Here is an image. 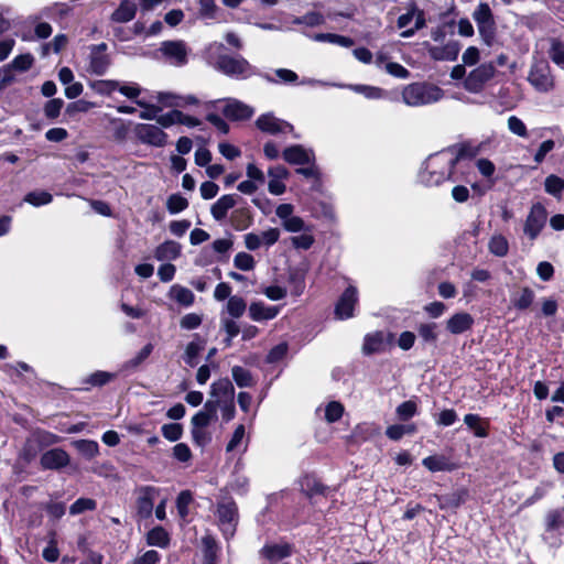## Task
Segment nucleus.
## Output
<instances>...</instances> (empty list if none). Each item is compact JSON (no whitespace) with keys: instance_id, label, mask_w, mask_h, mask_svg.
I'll list each match as a JSON object with an SVG mask.
<instances>
[{"instance_id":"obj_53","label":"nucleus","mask_w":564,"mask_h":564,"mask_svg":"<svg viewBox=\"0 0 564 564\" xmlns=\"http://www.w3.org/2000/svg\"><path fill=\"white\" fill-rule=\"evenodd\" d=\"M234 265L242 271L253 270L256 261L253 257L247 252H238L234 258Z\"/></svg>"},{"instance_id":"obj_13","label":"nucleus","mask_w":564,"mask_h":564,"mask_svg":"<svg viewBox=\"0 0 564 564\" xmlns=\"http://www.w3.org/2000/svg\"><path fill=\"white\" fill-rule=\"evenodd\" d=\"M162 56L172 65L182 66L187 63V47L183 41H164L160 50Z\"/></svg>"},{"instance_id":"obj_28","label":"nucleus","mask_w":564,"mask_h":564,"mask_svg":"<svg viewBox=\"0 0 564 564\" xmlns=\"http://www.w3.org/2000/svg\"><path fill=\"white\" fill-rule=\"evenodd\" d=\"M301 490L304 495L312 498L316 495H325L327 488L319 480L311 475H305L300 480Z\"/></svg>"},{"instance_id":"obj_41","label":"nucleus","mask_w":564,"mask_h":564,"mask_svg":"<svg viewBox=\"0 0 564 564\" xmlns=\"http://www.w3.org/2000/svg\"><path fill=\"white\" fill-rule=\"evenodd\" d=\"M314 40L317 42H328L344 47H350L354 44V41L350 37L334 33H318L314 35Z\"/></svg>"},{"instance_id":"obj_4","label":"nucleus","mask_w":564,"mask_h":564,"mask_svg":"<svg viewBox=\"0 0 564 564\" xmlns=\"http://www.w3.org/2000/svg\"><path fill=\"white\" fill-rule=\"evenodd\" d=\"M527 79L536 91L542 94H547L555 88L552 69L544 59L535 61L531 65Z\"/></svg>"},{"instance_id":"obj_1","label":"nucleus","mask_w":564,"mask_h":564,"mask_svg":"<svg viewBox=\"0 0 564 564\" xmlns=\"http://www.w3.org/2000/svg\"><path fill=\"white\" fill-rule=\"evenodd\" d=\"M470 147L462 144L432 154L419 173L420 183L425 186H438L452 180L453 169L465 156H474Z\"/></svg>"},{"instance_id":"obj_23","label":"nucleus","mask_w":564,"mask_h":564,"mask_svg":"<svg viewBox=\"0 0 564 564\" xmlns=\"http://www.w3.org/2000/svg\"><path fill=\"white\" fill-rule=\"evenodd\" d=\"M279 312V306H268L263 302H252L249 306V316L254 322L273 319Z\"/></svg>"},{"instance_id":"obj_32","label":"nucleus","mask_w":564,"mask_h":564,"mask_svg":"<svg viewBox=\"0 0 564 564\" xmlns=\"http://www.w3.org/2000/svg\"><path fill=\"white\" fill-rule=\"evenodd\" d=\"M231 375L232 379L239 388H250L256 384L251 372L241 366H234L231 369Z\"/></svg>"},{"instance_id":"obj_29","label":"nucleus","mask_w":564,"mask_h":564,"mask_svg":"<svg viewBox=\"0 0 564 564\" xmlns=\"http://www.w3.org/2000/svg\"><path fill=\"white\" fill-rule=\"evenodd\" d=\"M104 119L109 122L113 140L124 142L129 133V124L123 119L110 117L108 113L104 115Z\"/></svg>"},{"instance_id":"obj_11","label":"nucleus","mask_w":564,"mask_h":564,"mask_svg":"<svg viewBox=\"0 0 564 564\" xmlns=\"http://www.w3.org/2000/svg\"><path fill=\"white\" fill-rule=\"evenodd\" d=\"M134 133L138 140L144 144L160 148L166 143V133L154 124L137 123L134 126Z\"/></svg>"},{"instance_id":"obj_36","label":"nucleus","mask_w":564,"mask_h":564,"mask_svg":"<svg viewBox=\"0 0 564 564\" xmlns=\"http://www.w3.org/2000/svg\"><path fill=\"white\" fill-rule=\"evenodd\" d=\"M489 251L496 257H505L509 251V243L505 236L494 235L488 242Z\"/></svg>"},{"instance_id":"obj_7","label":"nucleus","mask_w":564,"mask_h":564,"mask_svg":"<svg viewBox=\"0 0 564 564\" xmlns=\"http://www.w3.org/2000/svg\"><path fill=\"white\" fill-rule=\"evenodd\" d=\"M397 24L399 29H405L401 33L402 37H411L416 31L425 26L426 21L424 12L414 3H411L408 11L398 18Z\"/></svg>"},{"instance_id":"obj_3","label":"nucleus","mask_w":564,"mask_h":564,"mask_svg":"<svg viewBox=\"0 0 564 564\" xmlns=\"http://www.w3.org/2000/svg\"><path fill=\"white\" fill-rule=\"evenodd\" d=\"M210 65L226 76L235 78H249L257 74L256 68L242 56H230L219 54L216 57H209Z\"/></svg>"},{"instance_id":"obj_17","label":"nucleus","mask_w":564,"mask_h":564,"mask_svg":"<svg viewBox=\"0 0 564 564\" xmlns=\"http://www.w3.org/2000/svg\"><path fill=\"white\" fill-rule=\"evenodd\" d=\"M282 155L284 161L289 164L295 165L312 164L315 160L313 151L307 150L300 144L284 149Z\"/></svg>"},{"instance_id":"obj_34","label":"nucleus","mask_w":564,"mask_h":564,"mask_svg":"<svg viewBox=\"0 0 564 564\" xmlns=\"http://www.w3.org/2000/svg\"><path fill=\"white\" fill-rule=\"evenodd\" d=\"M466 491H456L451 495L446 496H434L437 500L438 507L441 509H447V508H457L459 507L464 501L466 497Z\"/></svg>"},{"instance_id":"obj_14","label":"nucleus","mask_w":564,"mask_h":564,"mask_svg":"<svg viewBox=\"0 0 564 564\" xmlns=\"http://www.w3.org/2000/svg\"><path fill=\"white\" fill-rule=\"evenodd\" d=\"M256 126L262 132L269 134L293 132L294 128L291 123L280 118H276L273 113H263L257 121Z\"/></svg>"},{"instance_id":"obj_48","label":"nucleus","mask_w":564,"mask_h":564,"mask_svg":"<svg viewBox=\"0 0 564 564\" xmlns=\"http://www.w3.org/2000/svg\"><path fill=\"white\" fill-rule=\"evenodd\" d=\"M135 104L143 108V111L139 113V117L143 120H156L159 112L162 111V107L149 104L143 99L135 100Z\"/></svg>"},{"instance_id":"obj_27","label":"nucleus","mask_w":564,"mask_h":564,"mask_svg":"<svg viewBox=\"0 0 564 564\" xmlns=\"http://www.w3.org/2000/svg\"><path fill=\"white\" fill-rule=\"evenodd\" d=\"M181 254V245L173 240H167L156 247L154 257L159 261L175 260Z\"/></svg>"},{"instance_id":"obj_57","label":"nucleus","mask_w":564,"mask_h":564,"mask_svg":"<svg viewBox=\"0 0 564 564\" xmlns=\"http://www.w3.org/2000/svg\"><path fill=\"white\" fill-rule=\"evenodd\" d=\"M283 228L289 232H302L308 230L312 226L306 225L305 221L299 216H292L282 223Z\"/></svg>"},{"instance_id":"obj_30","label":"nucleus","mask_w":564,"mask_h":564,"mask_svg":"<svg viewBox=\"0 0 564 564\" xmlns=\"http://www.w3.org/2000/svg\"><path fill=\"white\" fill-rule=\"evenodd\" d=\"M137 12V6L130 0H122L118 9L111 15L116 22L124 23L131 21Z\"/></svg>"},{"instance_id":"obj_37","label":"nucleus","mask_w":564,"mask_h":564,"mask_svg":"<svg viewBox=\"0 0 564 564\" xmlns=\"http://www.w3.org/2000/svg\"><path fill=\"white\" fill-rule=\"evenodd\" d=\"M147 542L149 545L165 547L169 545L170 536L162 527H155L149 531L147 535Z\"/></svg>"},{"instance_id":"obj_9","label":"nucleus","mask_w":564,"mask_h":564,"mask_svg":"<svg viewBox=\"0 0 564 564\" xmlns=\"http://www.w3.org/2000/svg\"><path fill=\"white\" fill-rule=\"evenodd\" d=\"M160 489L153 486H139L134 489L137 514L141 519H148L152 516L155 498Z\"/></svg>"},{"instance_id":"obj_44","label":"nucleus","mask_w":564,"mask_h":564,"mask_svg":"<svg viewBox=\"0 0 564 564\" xmlns=\"http://www.w3.org/2000/svg\"><path fill=\"white\" fill-rule=\"evenodd\" d=\"M227 312L234 318H239L246 312V301L237 295L230 296L227 302Z\"/></svg>"},{"instance_id":"obj_42","label":"nucleus","mask_w":564,"mask_h":564,"mask_svg":"<svg viewBox=\"0 0 564 564\" xmlns=\"http://www.w3.org/2000/svg\"><path fill=\"white\" fill-rule=\"evenodd\" d=\"M416 432V426L414 424H393L390 425L387 431L386 435L392 440V441H399L401 440L405 434H413Z\"/></svg>"},{"instance_id":"obj_22","label":"nucleus","mask_w":564,"mask_h":564,"mask_svg":"<svg viewBox=\"0 0 564 564\" xmlns=\"http://www.w3.org/2000/svg\"><path fill=\"white\" fill-rule=\"evenodd\" d=\"M237 204V197L232 194L223 195L210 207V214L215 220L221 221L228 212Z\"/></svg>"},{"instance_id":"obj_26","label":"nucleus","mask_w":564,"mask_h":564,"mask_svg":"<svg viewBox=\"0 0 564 564\" xmlns=\"http://www.w3.org/2000/svg\"><path fill=\"white\" fill-rule=\"evenodd\" d=\"M292 554V546L284 544H269L261 550V555L271 562H276Z\"/></svg>"},{"instance_id":"obj_15","label":"nucleus","mask_w":564,"mask_h":564,"mask_svg":"<svg viewBox=\"0 0 564 564\" xmlns=\"http://www.w3.org/2000/svg\"><path fill=\"white\" fill-rule=\"evenodd\" d=\"M224 101L225 106L221 111L223 115L229 120H247L253 115V109L238 99L227 98L224 99Z\"/></svg>"},{"instance_id":"obj_8","label":"nucleus","mask_w":564,"mask_h":564,"mask_svg":"<svg viewBox=\"0 0 564 564\" xmlns=\"http://www.w3.org/2000/svg\"><path fill=\"white\" fill-rule=\"evenodd\" d=\"M496 67L492 63H484L473 69L464 80V87L473 94L480 93L485 85L495 76Z\"/></svg>"},{"instance_id":"obj_59","label":"nucleus","mask_w":564,"mask_h":564,"mask_svg":"<svg viewBox=\"0 0 564 564\" xmlns=\"http://www.w3.org/2000/svg\"><path fill=\"white\" fill-rule=\"evenodd\" d=\"M344 413V406L341 403L333 401L329 402L325 409V419L329 423L337 422Z\"/></svg>"},{"instance_id":"obj_20","label":"nucleus","mask_w":564,"mask_h":564,"mask_svg":"<svg viewBox=\"0 0 564 564\" xmlns=\"http://www.w3.org/2000/svg\"><path fill=\"white\" fill-rule=\"evenodd\" d=\"M69 464L68 454L62 448H53L41 457V465L46 469H58Z\"/></svg>"},{"instance_id":"obj_39","label":"nucleus","mask_w":564,"mask_h":564,"mask_svg":"<svg viewBox=\"0 0 564 564\" xmlns=\"http://www.w3.org/2000/svg\"><path fill=\"white\" fill-rule=\"evenodd\" d=\"M551 61L560 67H564V43L557 39L550 40V48L547 51Z\"/></svg>"},{"instance_id":"obj_16","label":"nucleus","mask_w":564,"mask_h":564,"mask_svg":"<svg viewBox=\"0 0 564 564\" xmlns=\"http://www.w3.org/2000/svg\"><path fill=\"white\" fill-rule=\"evenodd\" d=\"M358 302L357 289L348 286L339 297L335 314L339 319L350 318L354 315V308Z\"/></svg>"},{"instance_id":"obj_62","label":"nucleus","mask_w":564,"mask_h":564,"mask_svg":"<svg viewBox=\"0 0 564 564\" xmlns=\"http://www.w3.org/2000/svg\"><path fill=\"white\" fill-rule=\"evenodd\" d=\"M508 129L518 137H528V130L524 122L517 116H510L508 118Z\"/></svg>"},{"instance_id":"obj_52","label":"nucleus","mask_w":564,"mask_h":564,"mask_svg":"<svg viewBox=\"0 0 564 564\" xmlns=\"http://www.w3.org/2000/svg\"><path fill=\"white\" fill-rule=\"evenodd\" d=\"M116 378V375L107 371H96L91 373L85 382L93 387H102Z\"/></svg>"},{"instance_id":"obj_49","label":"nucleus","mask_w":564,"mask_h":564,"mask_svg":"<svg viewBox=\"0 0 564 564\" xmlns=\"http://www.w3.org/2000/svg\"><path fill=\"white\" fill-rule=\"evenodd\" d=\"M325 21L324 15L318 11H311L306 14L295 18L293 20L294 24H305L307 26H317L323 24Z\"/></svg>"},{"instance_id":"obj_12","label":"nucleus","mask_w":564,"mask_h":564,"mask_svg":"<svg viewBox=\"0 0 564 564\" xmlns=\"http://www.w3.org/2000/svg\"><path fill=\"white\" fill-rule=\"evenodd\" d=\"M107 44L100 43L97 45H91L89 47V64L88 72L101 76L104 75L110 66V57L106 53Z\"/></svg>"},{"instance_id":"obj_38","label":"nucleus","mask_w":564,"mask_h":564,"mask_svg":"<svg viewBox=\"0 0 564 564\" xmlns=\"http://www.w3.org/2000/svg\"><path fill=\"white\" fill-rule=\"evenodd\" d=\"M34 57L31 54H21L14 57L13 61L4 67V70L26 72L32 67Z\"/></svg>"},{"instance_id":"obj_64","label":"nucleus","mask_w":564,"mask_h":564,"mask_svg":"<svg viewBox=\"0 0 564 564\" xmlns=\"http://www.w3.org/2000/svg\"><path fill=\"white\" fill-rule=\"evenodd\" d=\"M288 352V344L281 343L276 346H274L269 354L267 355L265 361L268 364H275L282 360Z\"/></svg>"},{"instance_id":"obj_5","label":"nucleus","mask_w":564,"mask_h":564,"mask_svg":"<svg viewBox=\"0 0 564 564\" xmlns=\"http://www.w3.org/2000/svg\"><path fill=\"white\" fill-rule=\"evenodd\" d=\"M478 32L487 45H491L496 36V22L488 3L481 2L473 12Z\"/></svg>"},{"instance_id":"obj_51","label":"nucleus","mask_w":564,"mask_h":564,"mask_svg":"<svg viewBox=\"0 0 564 564\" xmlns=\"http://www.w3.org/2000/svg\"><path fill=\"white\" fill-rule=\"evenodd\" d=\"M193 501V496L189 490H183L178 494L176 498V508L181 518H186L188 516V507Z\"/></svg>"},{"instance_id":"obj_60","label":"nucleus","mask_w":564,"mask_h":564,"mask_svg":"<svg viewBox=\"0 0 564 564\" xmlns=\"http://www.w3.org/2000/svg\"><path fill=\"white\" fill-rule=\"evenodd\" d=\"M96 501L90 498H79L69 508L72 514H79L86 510L96 509Z\"/></svg>"},{"instance_id":"obj_25","label":"nucleus","mask_w":564,"mask_h":564,"mask_svg":"<svg viewBox=\"0 0 564 564\" xmlns=\"http://www.w3.org/2000/svg\"><path fill=\"white\" fill-rule=\"evenodd\" d=\"M386 348L384 335L382 332L367 334L362 344V352L367 356L383 351Z\"/></svg>"},{"instance_id":"obj_33","label":"nucleus","mask_w":564,"mask_h":564,"mask_svg":"<svg viewBox=\"0 0 564 564\" xmlns=\"http://www.w3.org/2000/svg\"><path fill=\"white\" fill-rule=\"evenodd\" d=\"M534 297L535 294L530 288H523L512 296L511 302L517 310L523 311L532 305Z\"/></svg>"},{"instance_id":"obj_58","label":"nucleus","mask_w":564,"mask_h":564,"mask_svg":"<svg viewBox=\"0 0 564 564\" xmlns=\"http://www.w3.org/2000/svg\"><path fill=\"white\" fill-rule=\"evenodd\" d=\"M155 98L163 107H183V97L172 93H158Z\"/></svg>"},{"instance_id":"obj_6","label":"nucleus","mask_w":564,"mask_h":564,"mask_svg":"<svg viewBox=\"0 0 564 564\" xmlns=\"http://www.w3.org/2000/svg\"><path fill=\"white\" fill-rule=\"evenodd\" d=\"M218 525L226 539L235 534L238 523V508L234 500L226 499L217 505Z\"/></svg>"},{"instance_id":"obj_43","label":"nucleus","mask_w":564,"mask_h":564,"mask_svg":"<svg viewBox=\"0 0 564 564\" xmlns=\"http://www.w3.org/2000/svg\"><path fill=\"white\" fill-rule=\"evenodd\" d=\"M313 227L308 228L306 231H302L299 236H293L290 238L292 246L295 249L307 250L315 242V238L312 235Z\"/></svg>"},{"instance_id":"obj_35","label":"nucleus","mask_w":564,"mask_h":564,"mask_svg":"<svg viewBox=\"0 0 564 564\" xmlns=\"http://www.w3.org/2000/svg\"><path fill=\"white\" fill-rule=\"evenodd\" d=\"M73 445L87 459L96 457L99 453V446L96 441L77 440L73 442Z\"/></svg>"},{"instance_id":"obj_31","label":"nucleus","mask_w":564,"mask_h":564,"mask_svg":"<svg viewBox=\"0 0 564 564\" xmlns=\"http://www.w3.org/2000/svg\"><path fill=\"white\" fill-rule=\"evenodd\" d=\"M171 299L176 301L178 304L183 306H191L194 303L195 296L194 293L180 284H174L169 292Z\"/></svg>"},{"instance_id":"obj_61","label":"nucleus","mask_w":564,"mask_h":564,"mask_svg":"<svg viewBox=\"0 0 564 564\" xmlns=\"http://www.w3.org/2000/svg\"><path fill=\"white\" fill-rule=\"evenodd\" d=\"M119 87L117 80H97L91 84V88L100 95H110Z\"/></svg>"},{"instance_id":"obj_21","label":"nucleus","mask_w":564,"mask_h":564,"mask_svg":"<svg viewBox=\"0 0 564 564\" xmlns=\"http://www.w3.org/2000/svg\"><path fill=\"white\" fill-rule=\"evenodd\" d=\"M210 399L208 401H223L235 399V388L229 379L224 378L210 386Z\"/></svg>"},{"instance_id":"obj_24","label":"nucleus","mask_w":564,"mask_h":564,"mask_svg":"<svg viewBox=\"0 0 564 564\" xmlns=\"http://www.w3.org/2000/svg\"><path fill=\"white\" fill-rule=\"evenodd\" d=\"M217 420L216 408L212 401H206L203 409L192 417V426L206 427Z\"/></svg>"},{"instance_id":"obj_18","label":"nucleus","mask_w":564,"mask_h":564,"mask_svg":"<svg viewBox=\"0 0 564 564\" xmlns=\"http://www.w3.org/2000/svg\"><path fill=\"white\" fill-rule=\"evenodd\" d=\"M460 51V44L457 41H449L445 45H429L427 52L434 61H455Z\"/></svg>"},{"instance_id":"obj_46","label":"nucleus","mask_w":564,"mask_h":564,"mask_svg":"<svg viewBox=\"0 0 564 564\" xmlns=\"http://www.w3.org/2000/svg\"><path fill=\"white\" fill-rule=\"evenodd\" d=\"M216 408V412L220 410L223 420L225 422H229L235 417L236 408H235V399L223 400V401H212Z\"/></svg>"},{"instance_id":"obj_10","label":"nucleus","mask_w":564,"mask_h":564,"mask_svg":"<svg viewBox=\"0 0 564 564\" xmlns=\"http://www.w3.org/2000/svg\"><path fill=\"white\" fill-rule=\"evenodd\" d=\"M547 219V212L545 207L536 203L532 205L529 215L527 216L523 232L530 240L536 239L542 229L544 228Z\"/></svg>"},{"instance_id":"obj_55","label":"nucleus","mask_w":564,"mask_h":564,"mask_svg":"<svg viewBox=\"0 0 564 564\" xmlns=\"http://www.w3.org/2000/svg\"><path fill=\"white\" fill-rule=\"evenodd\" d=\"M187 199L180 194H173L166 200V208L171 214H177L187 208Z\"/></svg>"},{"instance_id":"obj_50","label":"nucleus","mask_w":564,"mask_h":564,"mask_svg":"<svg viewBox=\"0 0 564 564\" xmlns=\"http://www.w3.org/2000/svg\"><path fill=\"white\" fill-rule=\"evenodd\" d=\"M545 192L553 196H560L564 191V180L556 175H549L544 182Z\"/></svg>"},{"instance_id":"obj_47","label":"nucleus","mask_w":564,"mask_h":564,"mask_svg":"<svg viewBox=\"0 0 564 564\" xmlns=\"http://www.w3.org/2000/svg\"><path fill=\"white\" fill-rule=\"evenodd\" d=\"M52 199H53V196L48 192H45V191L30 192L24 197V202H26L35 207H39L42 205H47L52 202Z\"/></svg>"},{"instance_id":"obj_45","label":"nucleus","mask_w":564,"mask_h":564,"mask_svg":"<svg viewBox=\"0 0 564 564\" xmlns=\"http://www.w3.org/2000/svg\"><path fill=\"white\" fill-rule=\"evenodd\" d=\"M337 87H345L344 85H336ZM347 88L364 95L369 99H378L382 97V89L379 87L368 86V85H348Z\"/></svg>"},{"instance_id":"obj_40","label":"nucleus","mask_w":564,"mask_h":564,"mask_svg":"<svg viewBox=\"0 0 564 564\" xmlns=\"http://www.w3.org/2000/svg\"><path fill=\"white\" fill-rule=\"evenodd\" d=\"M419 336L424 343L435 345L438 338L437 324L423 323L417 327Z\"/></svg>"},{"instance_id":"obj_19","label":"nucleus","mask_w":564,"mask_h":564,"mask_svg":"<svg viewBox=\"0 0 564 564\" xmlns=\"http://www.w3.org/2000/svg\"><path fill=\"white\" fill-rule=\"evenodd\" d=\"M473 325L474 317L466 312L455 313L446 321V329L453 335L463 334L471 329Z\"/></svg>"},{"instance_id":"obj_2","label":"nucleus","mask_w":564,"mask_h":564,"mask_svg":"<svg viewBox=\"0 0 564 564\" xmlns=\"http://www.w3.org/2000/svg\"><path fill=\"white\" fill-rule=\"evenodd\" d=\"M444 96V91L430 83H412L402 90V100L410 107H421L437 102Z\"/></svg>"},{"instance_id":"obj_63","label":"nucleus","mask_w":564,"mask_h":564,"mask_svg":"<svg viewBox=\"0 0 564 564\" xmlns=\"http://www.w3.org/2000/svg\"><path fill=\"white\" fill-rule=\"evenodd\" d=\"M251 224V218L245 209H238L232 213V225L237 230H243Z\"/></svg>"},{"instance_id":"obj_54","label":"nucleus","mask_w":564,"mask_h":564,"mask_svg":"<svg viewBox=\"0 0 564 564\" xmlns=\"http://www.w3.org/2000/svg\"><path fill=\"white\" fill-rule=\"evenodd\" d=\"M376 434H379V429L372 423H360L355 427L352 432V435L356 438L362 441Z\"/></svg>"},{"instance_id":"obj_56","label":"nucleus","mask_w":564,"mask_h":564,"mask_svg":"<svg viewBox=\"0 0 564 564\" xmlns=\"http://www.w3.org/2000/svg\"><path fill=\"white\" fill-rule=\"evenodd\" d=\"M464 422L465 424L474 431L475 435L477 437H486L487 436V431L484 426H481L480 424V417L479 415L477 414H466L464 416Z\"/></svg>"}]
</instances>
